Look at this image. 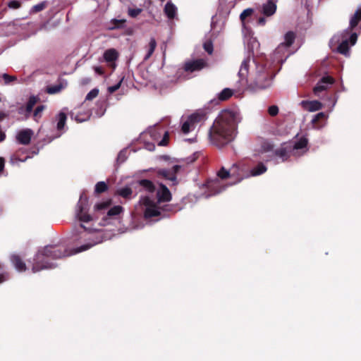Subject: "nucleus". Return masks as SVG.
<instances>
[{
	"label": "nucleus",
	"mask_w": 361,
	"mask_h": 361,
	"mask_svg": "<svg viewBox=\"0 0 361 361\" xmlns=\"http://www.w3.org/2000/svg\"><path fill=\"white\" fill-rule=\"evenodd\" d=\"M87 197L83 193L80 196V200L77 205L76 216L81 222L82 238L91 240L92 243L82 245L77 247L74 251H68L63 245H49L45 246L40 250L34 258V263L32 265L33 272H37L42 269H53L56 267V264L50 262L51 259H59L63 257L69 256L80 252L85 251L94 245L102 243L104 240L110 239L111 235L106 233V230L93 228L86 224L93 221L87 212L86 208Z\"/></svg>",
	"instance_id": "obj_1"
},
{
	"label": "nucleus",
	"mask_w": 361,
	"mask_h": 361,
	"mask_svg": "<svg viewBox=\"0 0 361 361\" xmlns=\"http://www.w3.org/2000/svg\"><path fill=\"white\" fill-rule=\"evenodd\" d=\"M295 34L288 32L284 36V42L281 43L270 56L269 61L262 57L251 60L249 57L244 59L241 63L239 75L244 83H247L246 78L249 75V88L258 91L269 87L276 75V66L283 63L290 53L289 47L293 43Z\"/></svg>",
	"instance_id": "obj_2"
},
{
	"label": "nucleus",
	"mask_w": 361,
	"mask_h": 361,
	"mask_svg": "<svg viewBox=\"0 0 361 361\" xmlns=\"http://www.w3.org/2000/svg\"><path fill=\"white\" fill-rule=\"evenodd\" d=\"M132 185L142 192L135 209L143 214L145 219L159 216L162 211L161 204L171 199L169 190L162 184L157 188L152 181L142 179Z\"/></svg>",
	"instance_id": "obj_3"
},
{
	"label": "nucleus",
	"mask_w": 361,
	"mask_h": 361,
	"mask_svg": "<svg viewBox=\"0 0 361 361\" xmlns=\"http://www.w3.org/2000/svg\"><path fill=\"white\" fill-rule=\"evenodd\" d=\"M239 121L240 117L237 112L227 109L222 111L209 128V142L218 148H222L231 142L236 136Z\"/></svg>",
	"instance_id": "obj_4"
},
{
	"label": "nucleus",
	"mask_w": 361,
	"mask_h": 361,
	"mask_svg": "<svg viewBox=\"0 0 361 361\" xmlns=\"http://www.w3.org/2000/svg\"><path fill=\"white\" fill-rule=\"evenodd\" d=\"M247 177H250L249 171L241 163L234 164L229 170L222 167L216 177L209 179L203 185V189L206 190L202 196L208 198L217 195L224 190L228 185H232Z\"/></svg>",
	"instance_id": "obj_5"
},
{
	"label": "nucleus",
	"mask_w": 361,
	"mask_h": 361,
	"mask_svg": "<svg viewBox=\"0 0 361 361\" xmlns=\"http://www.w3.org/2000/svg\"><path fill=\"white\" fill-rule=\"evenodd\" d=\"M308 140L305 136L296 137L293 144H285L275 152L277 158L284 161L290 157H300L308 151Z\"/></svg>",
	"instance_id": "obj_6"
},
{
	"label": "nucleus",
	"mask_w": 361,
	"mask_h": 361,
	"mask_svg": "<svg viewBox=\"0 0 361 361\" xmlns=\"http://www.w3.org/2000/svg\"><path fill=\"white\" fill-rule=\"evenodd\" d=\"M357 39V35L356 33H350L348 30H346L342 33L334 36L330 42L331 44H338V51L345 56H348L350 55V47L355 44Z\"/></svg>",
	"instance_id": "obj_7"
},
{
	"label": "nucleus",
	"mask_w": 361,
	"mask_h": 361,
	"mask_svg": "<svg viewBox=\"0 0 361 361\" xmlns=\"http://www.w3.org/2000/svg\"><path fill=\"white\" fill-rule=\"evenodd\" d=\"M150 136L152 140L158 142L160 146H164L167 144L168 132L161 130L157 127H151L146 132L141 135V139Z\"/></svg>",
	"instance_id": "obj_8"
},
{
	"label": "nucleus",
	"mask_w": 361,
	"mask_h": 361,
	"mask_svg": "<svg viewBox=\"0 0 361 361\" xmlns=\"http://www.w3.org/2000/svg\"><path fill=\"white\" fill-rule=\"evenodd\" d=\"M238 76H240V75H238ZM239 78H240V80H239L240 85L235 90H233L230 88H224L221 92H219L218 94V99L220 101L227 100L234 94L235 92L238 94H240L245 87H247V89L251 92H255L254 90H252L249 88V86H248V85L250 83L249 75L247 76V78H246L248 80L247 83H244L242 81V78L240 77H239Z\"/></svg>",
	"instance_id": "obj_9"
},
{
	"label": "nucleus",
	"mask_w": 361,
	"mask_h": 361,
	"mask_svg": "<svg viewBox=\"0 0 361 361\" xmlns=\"http://www.w3.org/2000/svg\"><path fill=\"white\" fill-rule=\"evenodd\" d=\"M202 116L198 114H193L190 115L182 124V132L184 134H188L193 130L197 123L201 121Z\"/></svg>",
	"instance_id": "obj_10"
},
{
	"label": "nucleus",
	"mask_w": 361,
	"mask_h": 361,
	"mask_svg": "<svg viewBox=\"0 0 361 361\" xmlns=\"http://www.w3.org/2000/svg\"><path fill=\"white\" fill-rule=\"evenodd\" d=\"M207 65L204 59H197L188 61L185 63L184 71L186 73H192L194 71H200Z\"/></svg>",
	"instance_id": "obj_11"
},
{
	"label": "nucleus",
	"mask_w": 361,
	"mask_h": 361,
	"mask_svg": "<svg viewBox=\"0 0 361 361\" xmlns=\"http://www.w3.org/2000/svg\"><path fill=\"white\" fill-rule=\"evenodd\" d=\"M103 58L108 66L113 69L116 68V61L118 58V52L115 49H109L104 52Z\"/></svg>",
	"instance_id": "obj_12"
},
{
	"label": "nucleus",
	"mask_w": 361,
	"mask_h": 361,
	"mask_svg": "<svg viewBox=\"0 0 361 361\" xmlns=\"http://www.w3.org/2000/svg\"><path fill=\"white\" fill-rule=\"evenodd\" d=\"M181 168L180 165H174L171 169H161L159 173L166 179L172 182L173 185L177 183L176 173Z\"/></svg>",
	"instance_id": "obj_13"
},
{
	"label": "nucleus",
	"mask_w": 361,
	"mask_h": 361,
	"mask_svg": "<svg viewBox=\"0 0 361 361\" xmlns=\"http://www.w3.org/2000/svg\"><path fill=\"white\" fill-rule=\"evenodd\" d=\"M334 80L330 76L323 77L314 87L313 92L316 96H319L320 92L326 90L327 87L333 84Z\"/></svg>",
	"instance_id": "obj_14"
},
{
	"label": "nucleus",
	"mask_w": 361,
	"mask_h": 361,
	"mask_svg": "<svg viewBox=\"0 0 361 361\" xmlns=\"http://www.w3.org/2000/svg\"><path fill=\"white\" fill-rule=\"evenodd\" d=\"M123 208L121 206H114L107 212L106 216L103 219L102 225L106 226L111 224L112 221H118L117 216L122 212Z\"/></svg>",
	"instance_id": "obj_15"
},
{
	"label": "nucleus",
	"mask_w": 361,
	"mask_h": 361,
	"mask_svg": "<svg viewBox=\"0 0 361 361\" xmlns=\"http://www.w3.org/2000/svg\"><path fill=\"white\" fill-rule=\"evenodd\" d=\"M40 102V98L37 95H32L29 97L25 106H24V120L30 117L33 107Z\"/></svg>",
	"instance_id": "obj_16"
},
{
	"label": "nucleus",
	"mask_w": 361,
	"mask_h": 361,
	"mask_svg": "<svg viewBox=\"0 0 361 361\" xmlns=\"http://www.w3.org/2000/svg\"><path fill=\"white\" fill-rule=\"evenodd\" d=\"M300 105L305 110L310 112H314L322 108V103L317 100H302L300 102Z\"/></svg>",
	"instance_id": "obj_17"
},
{
	"label": "nucleus",
	"mask_w": 361,
	"mask_h": 361,
	"mask_svg": "<svg viewBox=\"0 0 361 361\" xmlns=\"http://www.w3.org/2000/svg\"><path fill=\"white\" fill-rule=\"evenodd\" d=\"M245 43L249 50V56L247 57V59L249 57L250 59V54H254L255 50L259 48V44L257 39L254 37L252 35H246L245 34ZM246 59V58L245 59Z\"/></svg>",
	"instance_id": "obj_18"
},
{
	"label": "nucleus",
	"mask_w": 361,
	"mask_h": 361,
	"mask_svg": "<svg viewBox=\"0 0 361 361\" xmlns=\"http://www.w3.org/2000/svg\"><path fill=\"white\" fill-rule=\"evenodd\" d=\"M10 261L18 271H21L23 270V259L20 254L12 253L10 255Z\"/></svg>",
	"instance_id": "obj_19"
},
{
	"label": "nucleus",
	"mask_w": 361,
	"mask_h": 361,
	"mask_svg": "<svg viewBox=\"0 0 361 361\" xmlns=\"http://www.w3.org/2000/svg\"><path fill=\"white\" fill-rule=\"evenodd\" d=\"M276 4L271 1H268L263 4L262 12L264 16H270L276 12Z\"/></svg>",
	"instance_id": "obj_20"
},
{
	"label": "nucleus",
	"mask_w": 361,
	"mask_h": 361,
	"mask_svg": "<svg viewBox=\"0 0 361 361\" xmlns=\"http://www.w3.org/2000/svg\"><path fill=\"white\" fill-rule=\"evenodd\" d=\"M164 13L170 19H173L176 16L177 8L171 1H168L164 7Z\"/></svg>",
	"instance_id": "obj_21"
},
{
	"label": "nucleus",
	"mask_w": 361,
	"mask_h": 361,
	"mask_svg": "<svg viewBox=\"0 0 361 361\" xmlns=\"http://www.w3.org/2000/svg\"><path fill=\"white\" fill-rule=\"evenodd\" d=\"M361 20V6L358 7L350 19V29L355 27Z\"/></svg>",
	"instance_id": "obj_22"
},
{
	"label": "nucleus",
	"mask_w": 361,
	"mask_h": 361,
	"mask_svg": "<svg viewBox=\"0 0 361 361\" xmlns=\"http://www.w3.org/2000/svg\"><path fill=\"white\" fill-rule=\"evenodd\" d=\"M46 109V106L43 104L38 105L34 110H32L31 116L35 121L39 122L42 116L43 111Z\"/></svg>",
	"instance_id": "obj_23"
},
{
	"label": "nucleus",
	"mask_w": 361,
	"mask_h": 361,
	"mask_svg": "<svg viewBox=\"0 0 361 361\" xmlns=\"http://www.w3.org/2000/svg\"><path fill=\"white\" fill-rule=\"evenodd\" d=\"M267 170V166L262 164L259 163L257 164L255 167H254L249 172L250 176H259L264 172H266Z\"/></svg>",
	"instance_id": "obj_24"
},
{
	"label": "nucleus",
	"mask_w": 361,
	"mask_h": 361,
	"mask_svg": "<svg viewBox=\"0 0 361 361\" xmlns=\"http://www.w3.org/2000/svg\"><path fill=\"white\" fill-rule=\"evenodd\" d=\"M71 116L73 119L76 121L78 123H82L85 121H87L90 117V114L89 111L85 112V114H80L78 113L72 112Z\"/></svg>",
	"instance_id": "obj_25"
},
{
	"label": "nucleus",
	"mask_w": 361,
	"mask_h": 361,
	"mask_svg": "<svg viewBox=\"0 0 361 361\" xmlns=\"http://www.w3.org/2000/svg\"><path fill=\"white\" fill-rule=\"evenodd\" d=\"M66 114L64 111H61L56 116L57 120V130H61L63 129L66 121Z\"/></svg>",
	"instance_id": "obj_26"
},
{
	"label": "nucleus",
	"mask_w": 361,
	"mask_h": 361,
	"mask_svg": "<svg viewBox=\"0 0 361 361\" xmlns=\"http://www.w3.org/2000/svg\"><path fill=\"white\" fill-rule=\"evenodd\" d=\"M327 117L328 116L323 112H320V113H318L317 114H316L312 120L313 128H316V129L322 128L324 126V124L320 125L317 122L319 119H321V118L326 119Z\"/></svg>",
	"instance_id": "obj_27"
},
{
	"label": "nucleus",
	"mask_w": 361,
	"mask_h": 361,
	"mask_svg": "<svg viewBox=\"0 0 361 361\" xmlns=\"http://www.w3.org/2000/svg\"><path fill=\"white\" fill-rule=\"evenodd\" d=\"M253 13V10L252 8L245 9L240 14V18L243 24V32L246 30L245 20L246 18L250 16Z\"/></svg>",
	"instance_id": "obj_28"
},
{
	"label": "nucleus",
	"mask_w": 361,
	"mask_h": 361,
	"mask_svg": "<svg viewBox=\"0 0 361 361\" xmlns=\"http://www.w3.org/2000/svg\"><path fill=\"white\" fill-rule=\"evenodd\" d=\"M117 193L126 199H130L133 194V189L130 187L122 188L117 191Z\"/></svg>",
	"instance_id": "obj_29"
},
{
	"label": "nucleus",
	"mask_w": 361,
	"mask_h": 361,
	"mask_svg": "<svg viewBox=\"0 0 361 361\" xmlns=\"http://www.w3.org/2000/svg\"><path fill=\"white\" fill-rule=\"evenodd\" d=\"M156 47H157L156 40L154 38H152L149 43L147 53L144 58L145 60H147L148 59H149V57L152 56V54L154 51Z\"/></svg>",
	"instance_id": "obj_30"
},
{
	"label": "nucleus",
	"mask_w": 361,
	"mask_h": 361,
	"mask_svg": "<svg viewBox=\"0 0 361 361\" xmlns=\"http://www.w3.org/2000/svg\"><path fill=\"white\" fill-rule=\"evenodd\" d=\"M64 88V86L62 84L55 85L52 86H49L47 89V92L49 94H54L59 93Z\"/></svg>",
	"instance_id": "obj_31"
},
{
	"label": "nucleus",
	"mask_w": 361,
	"mask_h": 361,
	"mask_svg": "<svg viewBox=\"0 0 361 361\" xmlns=\"http://www.w3.org/2000/svg\"><path fill=\"white\" fill-rule=\"evenodd\" d=\"M110 201H104L99 203H97L94 206V210L97 212H102L103 210L107 209L110 205Z\"/></svg>",
	"instance_id": "obj_32"
},
{
	"label": "nucleus",
	"mask_w": 361,
	"mask_h": 361,
	"mask_svg": "<svg viewBox=\"0 0 361 361\" xmlns=\"http://www.w3.org/2000/svg\"><path fill=\"white\" fill-rule=\"evenodd\" d=\"M128 149L127 148L122 149L118 154L117 162L121 164L124 162L128 157Z\"/></svg>",
	"instance_id": "obj_33"
},
{
	"label": "nucleus",
	"mask_w": 361,
	"mask_h": 361,
	"mask_svg": "<svg viewBox=\"0 0 361 361\" xmlns=\"http://www.w3.org/2000/svg\"><path fill=\"white\" fill-rule=\"evenodd\" d=\"M107 190V185L104 181L98 182L94 188V191L97 193H101Z\"/></svg>",
	"instance_id": "obj_34"
},
{
	"label": "nucleus",
	"mask_w": 361,
	"mask_h": 361,
	"mask_svg": "<svg viewBox=\"0 0 361 361\" xmlns=\"http://www.w3.org/2000/svg\"><path fill=\"white\" fill-rule=\"evenodd\" d=\"M33 135V131L29 128L24 129V145L30 142L31 137Z\"/></svg>",
	"instance_id": "obj_35"
},
{
	"label": "nucleus",
	"mask_w": 361,
	"mask_h": 361,
	"mask_svg": "<svg viewBox=\"0 0 361 361\" xmlns=\"http://www.w3.org/2000/svg\"><path fill=\"white\" fill-rule=\"evenodd\" d=\"M1 77L4 81V84H6V85H9L11 82H13V81L16 80V78L15 76L9 75L6 73H4L1 75Z\"/></svg>",
	"instance_id": "obj_36"
},
{
	"label": "nucleus",
	"mask_w": 361,
	"mask_h": 361,
	"mask_svg": "<svg viewBox=\"0 0 361 361\" xmlns=\"http://www.w3.org/2000/svg\"><path fill=\"white\" fill-rule=\"evenodd\" d=\"M46 6H47V1H42L39 4H37L32 8V12L37 13V12L41 11L44 8H45Z\"/></svg>",
	"instance_id": "obj_37"
},
{
	"label": "nucleus",
	"mask_w": 361,
	"mask_h": 361,
	"mask_svg": "<svg viewBox=\"0 0 361 361\" xmlns=\"http://www.w3.org/2000/svg\"><path fill=\"white\" fill-rule=\"evenodd\" d=\"M99 94V90L96 88L92 90L90 92L87 93L85 97V100H92L97 97Z\"/></svg>",
	"instance_id": "obj_38"
},
{
	"label": "nucleus",
	"mask_w": 361,
	"mask_h": 361,
	"mask_svg": "<svg viewBox=\"0 0 361 361\" xmlns=\"http://www.w3.org/2000/svg\"><path fill=\"white\" fill-rule=\"evenodd\" d=\"M279 107L276 105H271L268 108V114L271 116H275L279 114Z\"/></svg>",
	"instance_id": "obj_39"
},
{
	"label": "nucleus",
	"mask_w": 361,
	"mask_h": 361,
	"mask_svg": "<svg viewBox=\"0 0 361 361\" xmlns=\"http://www.w3.org/2000/svg\"><path fill=\"white\" fill-rule=\"evenodd\" d=\"M142 12L141 8H129L128 15L132 18H135Z\"/></svg>",
	"instance_id": "obj_40"
},
{
	"label": "nucleus",
	"mask_w": 361,
	"mask_h": 361,
	"mask_svg": "<svg viewBox=\"0 0 361 361\" xmlns=\"http://www.w3.org/2000/svg\"><path fill=\"white\" fill-rule=\"evenodd\" d=\"M8 7L13 9L18 8L20 7V2L15 0L11 1L8 4Z\"/></svg>",
	"instance_id": "obj_41"
},
{
	"label": "nucleus",
	"mask_w": 361,
	"mask_h": 361,
	"mask_svg": "<svg viewBox=\"0 0 361 361\" xmlns=\"http://www.w3.org/2000/svg\"><path fill=\"white\" fill-rule=\"evenodd\" d=\"M121 82H119L118 83L113 85V86H110L108 87V92L109 93H114V92H116L117 90L119 89L120 86H121Z\"/></svg>",
	"instance_id": "obj_42"
},
{
	"label": "nucleus",
	"mask_w": 361,
	"mask_h": 361,
	"mask_svg": "<svg viewBox=\"0 0 361 361\" xmlns=\"http://www.w3.org/2000/svg\"><path fill=\"white\" fill-rule=\"evenodd\" d=\"M204 50L209 54H211L213 51V47H212V43L209 42V43H204Z\"/></svg>",
	"instance_id": "obj_43"
},
{
	"label": "nucleus",
	"mask_w": 361,
	"mask_h": 361,
	"mask_svg": "<svg viewBox=\"0 0 361 361\" xmlns=\"http://www.w3.org/2000/svg\"><path fill=\"white\" fill-rule=\"evenodd\" d=\"M145 147L146 149L149 151H153L155 148V145L152 142H145Z\"/></svg>",
	"instance_id": "obj_44"
},
{
	"label": "nucleus",
	"mask_w": 361,
	"mask_h": 361,
	"mask_svg": "<svg viewBox=\"0 0 361 361\" xmlns=\"http://www.w3.org/2000/svg\"><path fill=\"white\" fill-rule=\"evenodd\" d=\"M16 140L19 144H23V131H19L16 135Z\"/></svg>",
	"instance_id": "obj_45"
},
{
	"label": "nucleus",
	"mask_w": 361,
	"mask_h": 361,
	"mask_svg": "<svg viewBox=\"0 0 361 361\" xmlns=\"http://www.w3.org/2000/svg\"><path fill=\"white\" fill-rule=\"evenodd\" d=\"M8 275L6 272L0 274V283L7 280Z\"/></svg>",
	"instance_id": "obj_46"
},
{
	"label": "nucleus",
	"mask_w": 361,
	"mask_h": 361,
	"mask_svg": "<svg viewBox=\"0 0 361 361\" xmlns=\"http://www.w3.org/2000/svg\"><path fill=\"white\" fill-rule=\"evenodd\" d=\"M94 70L95 73L98 75H103L104 73L103 68L101 66H94Z\"/></svg>",
	"instance_id": "obj_47"
},
{
	"label": "nucleus",
	"mask_w": 361,
	"mask_h": 361,
	"mask_svg": "<svg viewBox=\"0 0 361 361\" xmlns=\"http://www.w3.org/2000/svg\"><path fill=\"white\" fill-rule=\"evenodd\" d=\"M11 161L13 163V164H18L19 161H20V159H17L16 155H13L11 157Z\"/></svg>",
	"instance_id": "obj_48"
},
{
	"label": "nucleus",
	"mask_w": 361,
	"mask_h": 361,
	"mask_svg": "<svg viewBox=\"0 0 361 361\" xmlns=\"http://www.w3.org/2000/svg\"><path fill=\"white\" fill-rule=\"evenodd\" d=\"M4 164H5L4 159L2 157H0V172H1L4 168Z\"/></svg>",
	"instance_id": "obj_49"
},
{
	"label": "nucleus",
	"mask_w": 361,
	"mask_h": 361,
	"mask_svg": "<svg viewBox=\"0 0 361 361\" xmlns=\"http://www.w3.org/2000/svg\"><path fill=\"white\" fill-rule=\"evenodd\" d=\"M6 138V134L4 132L0 130V142H3Z\"/></svg>",
	"instance_id": "obj_50"
},
{
	"label": "nucleus",
	"mask_w": 361,
	"mask_h": 361,
	"mask_svg": "<svg viewBox=\"0 0 361 361\" xmlns=\"http://www.w3.org/2000/svg\"><path fill=\"white\" fill-rule=\"evenodd\" d=\"M257 23L260 25H264V23H265V18H263V17L259 18Z\"/></svg>",
	"instance_id": "obj_51"
},
{
	"label": "nucleus",
	"mask_w": 361,
	"mask_h": 361,
	"mask_svg": "<svg viewBox=\"0 0 361 361\" xmlns=\"http://www.w3.org/2000/svg\"><path fill=\"white\" fill-rule=\"evenodd\" d=\"M6 117V115L4 112L0 111V121H2Z\"/></svg>",
	"instance_id": "obj_52"
},
{
	"label": "nucleus",
	"mask_w": 361,
	"mask_h": 361,
	"mask_svg": "<svg viewBox=\"0 0 361 361\" xmlns=\"http://www.w3.org/2000/svg\"><path fill=\"white\" fill-rule=\"evenodd\" d=\"M28 158H31V157L29 155L26 156L25 157H24L23 161H25V160Z\"/></svg>",
	"instance_id": "obj_53"
},
{
	"label": "nucleus",
	"mask_w": 361,
	"mask_h": 361,
	"mask_svg": "<svg viewBox=\"0 0 361 361\" xmlns=\"http://www.w3.org/2000/svg\"><path fill=\"white\" fill-rule=\"evenodd\" d=\"M23 267H24V271H25L26 270V265L25 263H24Z\"/></svg>",
	"instance_id": "obj_54"
},
{
	"label": "nucleus",
	"mask_w": 361,
	"mask_h": 361,
	"mask_svg": "<svg viewBox=\"0 0 361 361\" xmlns=\"http://www.w3.org/2000/svg\"><path fill=\"white\" fill-rule=\"evenodd\" d=\"M37 152H38V149L37 151H35L33 153L34 154H37Z\"/></svg>",
	"instance_id": "obj_55"
},
{
	"label": "nucleus",
	"mask_w": 361,
	"mask_h": 361,
	"mask_svg": "<svg viewBox=\"0 0 361 361\" xmlns=\"http://www.w3.org/2000/svg\"><path fill=\"white\" fill-rule=\"evenodd\" d=\"M2 268V265L0 264V269Z\"/></svg>",
	"instance_id": "obj_56"
}]
</instances>
